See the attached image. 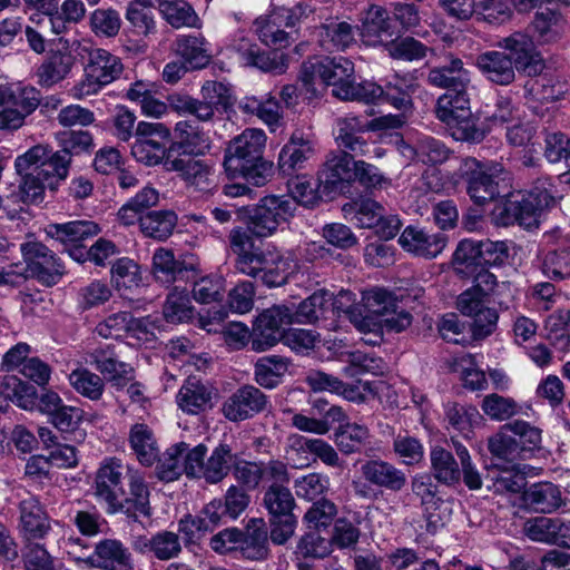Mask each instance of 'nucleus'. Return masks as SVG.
I'll return each mask as SVG.
<instances>
[{"label": "nucleus", "instance_id": "e2e57ef3", "mask_svg": "<svg viewBox=\"0 0 570 570\" xmlns=\"http://www.w3.org/2000/svg\"><path fill=\"white\" fill-rule=\"evenodd\" d=\"M264 505L272 517L292 514L294 497L286 485L271 484L264 494Z\"/></svg>", "mask_w": 570, "mask_h": 570}, {"label": "nucleus", "instance_id": "9b49d317", "mask_svg": "<svg viewBox=\"0 0 570 570\" xmlns=\"http://www.w3.org/2000/svg\"><path fill=\"white\" fill-rule=\"evenodd\" d=\"M127 468L122 460L111 456L105 458L96 472L94 493L97 500L106 505L108 513L112 514L124 510L122 478L124 473H127Z\"/></svg>", "mask_w": 570, "mask_h": 570}, {"label": "nucleus", "instance_id": "a878e982", "mask_svg": "<svg viewBox=\"0 0 570 570\" xmlns=\"http://www.w3.org/2000/svg\"><path fill=\"white\" fill-rule=\"evenodd\" d=\"M51 530L49 518L39 500L29 495L20 502V532L27 540L43 539Z\"/></svg>", "mask_w": 570, "mask_h": 570}, {"label": "nucleus", "instance_id": "6ab92c4d", "mask_svg": "<svg viewBox=\"0 0 570 570\" xmlns=\"http://www.w3.org/2000/svg\"><path fill=\"white\" fill-rule=\"evenodd\" d=\"M358 33L367 47L387 46L396 37L387 11L372 4L361 13Z\"/></svg>", "mask_w": 570, "mask_h": 570}, {"label": "nucleus", "instance_id": "20e7f679", "mask_svg": "<svg viewBox=\"0 0 570 570\" xmlns=\"http://www.w3.org/2000/svg\"><path fill=\"white\" fill-rule=\"evenodd\" d=\"M314 8L307 3L277 7L256 18L254 28L264 45L279 50L292 43L291 33L285 28H295L309 19L314 20Z\"/></svg>", "mask_w": 570, "mask_h": 570}, {"label": "nucleus", "instance_id": "c03bdc74", "mask_svg": "<svg viewBox=\"0 0 570 570\" xmlns=\"http://www.w3.org/2000/svg\"><path fill=\"white\" fill-rule=\"evenodd\" d=\"M370 429L364 424L344 422L335 431V444L344 454L360 452L368 443Z\"/></svg>", "mask_w": 570, "mask_h": 570}, {"label": "nucleus", "instance_id": "052dcab7", "mask_svg": "<svg viewBox=\"0 0 570 570\" xmlns=\"http://www.w3.org/2000/svg\"><path fill=\"white\" fill-rule=\"evenodd\" d=\"M185 450H188V444L180 442L169 448L163 454L157 464V475L160 480L170 482L185 473L183 464Z\"/></svg>", "mask_w": 570, "mask_h": 570}, {"label": "nucleus", "instance_id": "2f4dec72", "mask_svg": "<svg viewBox=\"0 0 570 570\" xmlns=\"http://www.w3.org/2000/svg\"><path fill=\"white\" fill-rule=\"evenodd\" d=\"M46 235L63 247L76 246L99 234V226L92 220H71L62 224H49Z\"/></svg>", "mask_w": 570, "mask_h": 570}, {"label": "nucleus", "instance_id": "5701e85b", "mask_svg": "<svg viewBox=\"0 0 570 570\" xmlns=\"http://www.w3.org/2000/svg\"><path fill=\"white\" fill-rule=\"evenodd\" d=\"M85 561L102 570H132L134 562L129 549L117 539L100 540L94 552Z\"/></svg>", "mask_w": 570, "mask_h": 570}, {"label": "nucleus", "instance_id": "1a4fd4ad", "mask_svg": "<svg viewBox=\"0 0 570 570\" xmlns=\"http://www.w3.org/2000/svg\"><path fill=\"white\" fill-rule=\"evenodd\" d=\"M295 209L286 196H265L249 216L248 230L258 238L269 237L294 216Z\"/></svg>", "mask_w": 570, "mask_h": 570}, {"label": "nucleus", "instance_id": "aec40b11", "mask_svg": "<svg viewBox=\"0 0 570 570\" xmlns=\"http://www.w3.org/2000/svg\"><path fill=\"white\" fill-rule=\"evenodd\" d=\"M169 170L177 171L183 180L199 191H210L217 186L215 164L191 157H177L167 163Z\"/></svg>", "mask_w": 570, "mask_h": 570}, {"label": "nucleus", "instance_id": "6e6552de", "mask_svg": "<svg viewBox=\"0 0 570 570\" xmlns=\"http://www.w3.org/2000/svg\"><path fill=\"white\" fill-rule=\"evenodd\" d=\"M40 92L21 82L0 83V130H17L40 105Z\"/></svg>", "mask_w": 570, "mask_h": 570}, {"label": "nucleus", "instance_id": "69168bd1", "mask_svg": "<svg viewBox=\"0 0 570 570\" xmlns=\"http://www.w3.org/2000/svg\"><path fill=\"white\" fill-rule=\"evenodd\" d=\"M111 281L118 291L139 287L142 281L139 266L127 257L117 259L111 267Z\"/></svg>", "mask_w": 570, "mask_h": 570}, {"label": "nucleus", "instance_id": "cd10ccee", "mask_svg": "<svg viewBox=\"0 0 570 570\" xmlns=\"http://www.w3.org/2000/svg\"><path fill=\"white\" fill-rule=\"evenodd\" d=\"M361 473L368 483L393 492L401 491L406 484V475L402 470L380 459L362 464Z\"/></svg>", "mask_w": 570, "mask_h": 570}, {"label": "nucleus", "instance_id": "f257e3e1", "mask_svg": "<svg viewBox=\"0 0 570 570\" xmlns=\"http://www.w3.org/2000/svg\"><path fill=\"white\" fill-rule=\"evenodd\" d=\"M228 243L236 256L235 268L238 273L259 278L268 287H277L286 283L291 265L275 246L256 247L252 235L240 226L229 232Z\"/></svg>", "mask_w": 570, "mask_h": 570}, {"label": "nucleus", "instance_id": "7ed1b4c3", "mask_svg": "<svg viewBox=\"0 0 570 570\" xmlns=\"http://www.w3.org/2000/svg\"><path fill=\"white\" fill-rule=\"evenodd\" d=\"M76 52L88 58L83 78L75 86V97L82 99L96 95L102 87L116 80L122 72L120 59L101 48H94L89 41H76Z\"/></svg>", "mask_w": 570, "mask_h": 570}, {"label": "nucleus", "instance_id": "2eb2a0df", "mask_svg": "<svg viewBox=\"0 0 570 570\" xmlns=\"http://www.w3.org/2000/svg\"><path fill=\"white\" fill-rule=\"evenodd\" d=\"M547 253L542 262L543 274L553 279L570 276V233L557 227L543 234Z\"/></svg>", "mask_w": 570, "mask_h": 570}, {"label": "nucleus", "instance_id": "c85d7f7f", "mask_svg": "<svg viewBox=\"0 0 570 570\" xmlns=\"http://www.w3.org/2000/svg\"><path fill=\"white\" fill-rule=\"evenodd\" d=\"M428 80L432 86L454 91L468 88L471 73L461 59L450 55L444 65L430 70Z\"/></svg>", "mask_w": 570, "mask_h": 570}, {"label": "nucleus", "instance_id": "dca6fc26", "mask_svg": "<svg viewBox=\"0 0 570 570\" xmlns=\"http://www.w3.org/2000/svg\"><path fill=\"white\" fill-rule=\"evenodd\" d=\"M266 134L258 128H247L230 140L225 158V170L238 169L240 165L257 161L263 157Z\"/></svg>", "mask_w": 570, "mask_h": 570}, {"label": "nucleus", "instance_id": "0eeeda50", "mask_svg": "<svg viewBox=\"0 0 570 570\" xmlns=\"http://www.w3.org/2000/svg\"><path fill=\"white\" fill-rule=\"evenodd\" d=\"M466 89L449 90L436 102V117L451 130L455 140L478 142L484 132L476 128L470 110Z\"/></svg>", "mask_w": 570, "mask_h": 570}, {"label": "nucleus", "instance_id": "f8f14e48", "mask_svg": "<svg viewBox=\"0 0 570 570\" xmlns=\"http://www.w3.org/2000/svg\"><path fill=\"white\" fill-rule=\"evenodd\" d=\"M227 50L243 67H255L274 75H283L288 69V58L285 53L264 52L243 32L234 35Z\"/></svg>", "mask_w": 570, "mask_h": 570}, {"label": "nucleus", "instance_id": "58836bf2", "mask_svg": "<svg viewBox=\"0 0 570 570\" xmlns=\"http://www.w3.org/2000/svg\"><path fill=\"white\" fill-rule=\"evenodd\" d=\"M291 365L289 358L281 355H267L259 357L254 365L255 381L265 389L278 386Z\"/></svg>", "mask_w": 570, "mask_h": 570}, {"label": "nucleus", "instance_id": "bb28decb", "mask_svg": "<svg viewBox=\"0 0 570 570\" xmlns=\"http://www.w3.org/2000/svg\"><path fill=\"white\" fill-rule=\"evenodd\" d=\"M313 140L303 132H294L278 155V167L285 175L302 169L305 161L314 155Z\"/></svg>", "mask_w": 570, "mask_h": 570}, {"label": "nucleus", "instance_id": "f704fd0d", "mask_svg": "<svg viewBox=\"0 0 570 570\" xmlns=\"http://www.w3.org/2000/svg\"><path fill=\"white\" fill-rule=\"evenodd\" d=\"M320 45L328 51H343L356 42L355 27L346 21L331 19L322 23L318 32Z\"/></svg>", "mask_w": 570, "mask_h": 570}, {"label": "nucleus", "instance_id": "412c9836", "mask_svg": "<svg viewBox=\"0 0 570 570\" xmlns=\"http://www.w3.org/2000/svg\"><path fill=\"white\" fill-rule=\"evenodd\" d=\"M399 244L405 252L414 256L432 259L444 250L448 237L443 233H432L410 225L402 232Z\"/></svg>", "mask_w": 570, "mask_h": 570}, {"label": "nucleus", "instance_id": "ddd939ff", "mask_svg": "<svg viewBox=\"0 0 570 570\" xmlns=\"http://www.w3.org/2000/svg\"><path fill=\"white\" fill-rule=\"evenodd\" d=\"M170 138L169 129L160 122L139 121L135 131L131 155L139 163L155 166L161 163Z\"/></svg>", "mask_w": 570, "mask_h": 570}, {"label": "nucleus", "instance_id": "4c0bfd02", "mask_svg": "<svg viewBox=\"0 0 570 570\" xmlns=\"http://www.w3.org/2000/svg\"><path fill=\"white\" fill-rule=\"evenodd\" d=\"M130 449L144 465H151L159 456V448L154 431L145 423H136L129 430Z\"/></svg>", "mask_w": 570, "mask_h": 570}, {"label": "nucleus", "instance_id": "79ce46f5", "mask_svg": "<svg viewBox=\"0 0 570 570\" xmlns=\"http://www.w3.org/2000/svg\"><path fill=\"white\" fill-rule=\"evenodd\" d=\"M127 476L129 495L127 498H122V511L129 512L130 510H134L135 513L149 517V489L147 487L144 473L134 468H127Z\"/></svg>", "mask_w": 570, "mask_h": 570}, {"label": "nucleus", "instance_id": "de8ad7c7", "mask_svg": "<svg viewBox=\"0 0 570 570\" xmlns=\"http://www.w3.org/2000/svg\"><path fill=\"white\" fill-rule=\"evenodd\" d=\"M343 210L358 227L373 228L382 219L384 207L374 199L364 198L345 205Z\"/></svg>", "mask_w": 570, "mask_h": 570}, {"label": "nucleus", "instance_id": "c756f323", "mask_svg": "<svg viewBox=\"0 0 570 570\" xmlns=\"http://www.w3.org/2000/svg\"><path fill=\"white\" fill-rule=\"evenodd\" d=\"M90 363L116 387L125 386L126 382L132 377V367L120 361L109 347L94 350L90 354Z\"/></svg>", "mask_w": 570, "mask_h": 570}, {"label": "nucleus", "instance_id": "f03ea898", "mask_svg": "<svg viewBox=\"0 0 570 570\" xmlns=\"http://www.w3.org/2000/svg\"><path fill=\"white\" fill-rule=\"evenodd\" d=\"M556 203V190L550 178H540L527 193L511 195L493 214L499 225L518 224L524 228L539 225L541 215Z\"/></svg>", "mask_w": 570, "mask_h": 570}, {"label": "nucleus", "instance_id": "5fc2aeb1", "mask_svg": "<svg viewBox=\"0 0 570 570\" xmlns=\"http://www.w3.org/2000/svg\"><path fill=\"white\" fill-rule=\"evenodd\" d=\"M253 523H259V527H249L246 534L242 532V542L239 543L238 548L240 549L244 558L248 560H265L268 556V547L267 534L263 528L264 523L262 520H253Z\"/></svg>", "mask_w": 570, "mask_h": 570}, {"label": "nucleus", "instance_id": "4d7b16f0", "mask_svg": "<svg viewBox=\"0 0 570 570\" xmlns=\"http://www.w3.org/2000/svg\"><path fill=\"white\" fill-rule=\"evenodd\" d=\"M2 393L7 399L23 410H32L37 405V390L35 386L11 375L2 382Z\"/></svg>", "mask_w": 570, "mask_h": 570}, {"label": "nucleus", "instance_id": "a18cd8bd", "mask_svg": "<svg viewBox=\"0 0 570 570\" xmlns=\"http://www.w3.org/2000/svg\"><path fill=\"white\" fill-rule=\"evenodd\" d=\"M430 460L433 476L439 482L446 485H455L460 482V468L450 451L441 446H434L431 449Z\"/></svg>", "mask_w": 570, "mask_h": 570}, {"label": "nucleus", "instance_id": "864d4df0", "mask_svg": "<svg viewBox=\"0 0 570 570\" xmlns=\"http://www.w3.org/2000/svg\"><path fill=\"white\" fill-rule=\"evenodd\" d=\"M331 292L318 289L304 299L294 313L297 323H313L330 312Z\"/></svg>", "mask_w": 570, "mask_h": 570}, {"label": "nucleus", "instance_id": "c9c22d12", "mask_svg": "<svg viewBox=\"0 0 570 570\" xmlns=\"http://www.w3.org/2000/svg\"><path fill=\"white\" fill-rule=\"evenodd\" d=\"M86 14V7L81 0H63L60 8L57 7L50 14V18H43L40 21V28L46 31L47 28L53 35H61L68 31L69 27L78 23Z\"/></svg>", "mask_w": 570, "mask_h": 570}, {"label": "nucleus", "instance_id": "393cba45", "mask_svg": "<svg viewBox=\"0 0 570 570\" xmlns=\"http://www.w3.org/2000/svg\"><path fill=\"white\" fill-rule=\"evenodd\" d=\"M173 52L193 70L206 68L212 60V49L202 35H178L171 45Z\"/></svg>", "mask_w": 570, "mask_h": 570}, {"label": "nucleus", "instance_id": "8fccbe9b", "mask_svg": "<svg viewBox=\"0 0 570 570\" xmlns=\"http://www.w3.org/2000/svg\"><path fill=\"white\" fill-rule=\"evenodd\" d=\"M159 11L163 18L174 28H197L200 20L194 9L183 0H166L160 2Z\"/></svg>", "mask_w": 570, "mask_h": 570}, {"label": "nucleus", "instance_id": "9d476101", "mask_svg": "<svg viewBox=\"0 0 570 570\" xmlns=\"http://www.w3.org/2000/svg\"><path fill=\"white\" fill-rule=\"evenodd\" d=\"M461 173L468 184V194L475 204L482 205L499 195V184L504 174L499 164L466 158L462 163Z\"/></svg>", "mask_w": 570, "mask_h": 570}, {"label": "nucleus", "instance_id": "603ef678", "mask_svg": "<svg viewBox=\"0 0 570 570\" xmlns=\"http://www.w3.org/2000/svg\"><path fill=\"white\" fill-rule=\"evenodd\" d=\"M233 459L232 449L227 444H219L204 463L202 476L206 482L216 484L229 472V464Z\"/></svg>", "mask_w": 570, "mask_h": 570}, {"label": "nucleus", "instance_id": "6e6d98bb", "mask_svg": "<svg viewBox=\"0 0 570 570\" xmlns=\"http://www.w3.org/2000/svg\"><path fill=\"white\" fill-rule=\"evenodd\" d=\"M175 135L181 147L188 149L191 154L204 155L210 149L208 135L190 121H178L175 126Z\"/></svg>", "mask_w": 570, "mask_h": 570}, {"label": "nucleus", "instance_id": "4468645a", "mask_svg": "<svg viewBox=\"0 0 570 570\" xmlns=\"http://www.w3.org/2000/svg\"><path fill=\"white\" fill-rule=\"evenodd\" d=\"M21 253L30 274L47 286L57 284L65 274L61 261L41 243H24Z\"/></svg>", "mask_w": 570, "mask_h": 570}, {"label": "nucleus", "instance_id": "4be33fe9", "mask_svg": "<svg viewBox=\"0 0 570 570\" xmlns=\"http://www.w3.org/2000/svg\"><path fill=\"white\" fill-rule=\"evenodd\" d=\"M498 46L510 52L511 60L517 70L528 76H534L542 70V59L529 36L515 32L500 40Z\"/></svg>", "mask_w": 570, "mask_h": 570}, {"label": "nucleus", "instance_id": "b1692460", "mask_svg": "<svg viewBox=\"0 0 570 570\" xmlns=\"http://www.w3.org/2000/svg\"><path fill=\"white\" fill-rule=\"evenodd\" d=\"M346 151L331 155L318 174V187L323 193L337 190L343 184L354 181L355 163Z\"/></svg>", "mask_w": 570, "mask_h": 570}, {"label": "nucleus", "instance_id": "e433bc0d", "mask_svg": "<svg viewBox=\"0 0 570 570\" xmlns=\"http://www.w3.org/2000/svg\"><path fill=\"white\" fill-rule=\"evenodd\" d=\"M213 392L195 377H189L179 389L177 404L187 414H198L210 406Z\"/></svg>", "mask_w": 570, "mask_h": 570}, {"label": "nucleus", "instance_id": "0e129e2a", "mask_svg": "<svg viewBox=\"0 0 570 570\" xmlns=\"http://www.w3.org/2000/svg\"><path fill=\"white\" fill-rule=\"evenodd\" d=\"M89 24L96 36L112 38L120 30L121 18L115 9L98 8L90 13Z\"/></svg>", "mask_w": 570, "mask_h": 570}, {"label": "nucleus", "instance_id": "49530a36", "mask_svg": "<svg viewBox=\"0 0 570 570\" xmlns=\"http://www.w3.org/2000/svg\"><path fill=\"white\" fill-rule=\"evenodd\" d=\"M177 216L171 210H154L140 217V229L147 237L165 240L174 232Z\"/></svg>", "mask_w": 570, "mask_h": 570}, {"label": "nucleus", "instance_id": "09e8293b", "mask_svg": "<svg viewBox=\"0 0 570 570\" xmlns=\"http://www.w3.org/2000/svg\"><path fill=\"white\" fill-rule=\"evenodd\" d=\"M68 380L78 394L90 401H99L104 395L106 387L104 379L88 368L73 370L68 375Z\"/></svg>", "mask_w": 570, "mask_h": 570}, {"label": "nucleus", "instance_id": "a19ab883", "mask_svg": "<svg viewBox=\"0 0 570 570\" xmlns=\"http://www.w3.org/2000/svg\"><path fill=\"white\" fill-rule=\"evenodd\" d=\"M401 150L403 155L414 157L429 165L442 164L450 156V149L445 144L430 136L417 138L414 146L404 144Z\"/></svg>", "mask_w": 570, "mask_h": 570}, {"label": "nucleus", "instance_id": "473e14b6", "mask_svg": "<svg viewBox=\"0 0 570 570\" xmlns=\"http://www.w3.org/2000/svg\"><path fill=\"white\" fill-rule=\"evenodd\" d=\"M522 498L529 509L539 513H551L563 505L560 489L550 482L532 484Z\"/></svg>", "mask_w": 570, "mask_h": 570}, {"label": "nucleus", "instance_id": "338daca9", "mask_svg": "<svg viewBox=\"0 0 570 570\" xmlns=\"http://www.w3.org/2000/svg\"><path fill=\"white\" fill-rule=\"evenodd\" d=\"M183 272L181 265L175 259L173 252L159 248L153 256V274L157 282L169 285Z\"/></svg>", "mask_w": 570, "mask_h": 570}, {"label": "nucleus", "instance_id": "f3484780", "mask_svg": "<svg viewBox=\"0 0 570 570\" xmlns=\"http://www.w3.org/2000/svg\"><path fill=\"white\" fill-rule=\"evenodd\" d=\"M459 311L473 318L472 332L478 338L489 336L494 332L498 323V312L488 305V297L478 289L469 288L458 298Z\"/></svg>", "mask_w": 570, "mask_h": 570}, {"label": "nucleus", "instance_id": "774afa93", "mask_svg": "<svg viewBox=\"0 0 570 570\" xmlns=\"http://www.w3.org/2000/svg\"><path fill=\"white\" fill-rule=\"evenodd\" d=\"M322 58H311L303 62L299 70V81L311 97H315L326 88L325 72Z\"/></svg>", "mask_w": 570, "mask_h": 570}, {"label": "nucleus", "instance_id": "39448f33", "mask_svg": "<svg viewBox=\"0 0 570 570\" xmlns=\"http://www.w3.org/2000/svg\"><path fill=\"white\" fill-rule=\"evenodd\" d=\"M326 87L332 86L335 97L343 100L373 102L383 94L382 87L370 81L356 83L354 63L344 57L322 58Z\"/></svg>", "mask_w": 570, "mask_h": 570}, {"label": "nucleus", "instance_id": "7c9ffc66", "mask_svg": "<svg viewBox=\"0 0 570 570\" xmlns=\"http://www.w3.org/2000/svg\"><path fill=\"white\" fill-rule=\"evenodd\" d=\"M126 98L140 106L144 116L161 118L168 114L169 106L160 99L157 85L150 81L137 80L126 91Z\"/></svg>", "mask_w": 570, "mask_h": 570}, {"label": "nucleus", "instance_id": "a211bd4d", "mask_svg": "<svg viewBox=\"0 0 570 570\" xmlns=\"http://www.w3.org/2000/svg\"><path fill=\"white\" fill-rule=\"evenodd\" d=\"M268 397L254 385H244L237 389L224 402L222 412L232 422L248 420L265 411L268 406Z\"/></svg>", "mask_w": 570, "mask_h": 570}, {"label": "nucleus", "instance_id": "72a5a7b5", "mask_svg": "<svg viewBox=\"0 0 570 570\" xmlns=\"http://www.w3.org/2000/svg\"><path fill=\"white\" fill-rule=\"evenodd\" d=\"M476 66L490 81L498 85H509L514 80L513 62L504 52H483L478 57Z\"/></svg>", "mask_w": 570, "mask_h": 570}, {"label": "nucleus", "instance_id": "680f3d73", "mask_svg": "<svg viewBox=\"0 0 570 570\" xmlns=\"http://www.w3.org/2000/svg\"><path fill=\"white\" fill-rule=\"evenodd\" d=\"M481 410L493 421H505L519 412V405L512 397H507L498 393H491L483 397Z\"/></svg>", "mask_w": 570, "mask_h": 570}, {"label": "nucleus", "instance_id": "13d9d810", "mask_svg": "<svg viewBox=\"0 0 570 570\" xmlns=\"http://www.w3.org/2000/svg\"><path fill=\"white\" fill-rule=\"evenodd\" d=\"M163 314L165 320L171 324L189 321L193 316V306L188 292L177 287L170 292L165 302Z\"/></svg>", "mask_w": 570, "mask_h": 570}, {"label": "nucleus", "instance_id": "423d86ee", "mask_svg": "<svg viewBox=\"0 0 570 570\" xmlns=\"http://www.w3.org/2000/svg\"><path fill=\"white\" fill-rule=\"evenodd\" d=\"M403 125V116H392V114H389L368 119L367 116H356L350 112L336 118L334 135L340 147L355 155H366L367 144L361 136L363 132L395 129Z\"/></svg>", "mask_w": 570, "mask_h": 570}, {"label": "nucleus", "instance_id": "3c124183", "mask_svg": "<svg viewBox=\"0 0 570 570\" xmlns=\"http://www.w3.org/2000/svg\"><path fill=\"white\" fill-rule=\"evenodd\" d=\"M75 59L70 52L58 50L53 52L39 68L40 82L52 86L67 77Z\"/></svg>", "mask_w": 570, "mask_h": 570}, {"label": "nucleus", "instance_id": "bf43d9fd", "mask_svg": "<svg viewBox=\"0 0 570 570\" xmlns=\"http://www.w3.org/2000/svg\"><path fill=\"white\" fill-rule=\"evenodd\" d=\"M446 417L454 430L469 439L473 429L482 421V415L473 405H450L446 410Z\"/></svg>", "mask_w": 570, "mask_h": 570}, {"label": "nucleus", "instance_id": "ea45409f", "mask_svg": "<svg viewBox=\"0 0 570 570\" xmlns=\"http://www.w3.org/2000/svg\"><path fill=\"white\" fill-rule=\"evenodd\" d=\"M416 86L417 85L412 76H396L393 81H390L386 85L385 89L382 88V96L376 98L373 102L377 100L387 101L394 108L402 111L397 116H403L405 122V114L412 110L411 95L414 92Z\"/></svg>", "mask_w": 570, "mask_h": 570}, {"label": "nucleus", "instance_id": "37998d69", "mask_svg": "<svg viewBox=\"0 0 570 570\" xmlns=\"http://www.w3.org/2000/svg\"><path fill=\"white\" fill-rule=\"evenodd\" d=\"M239 108L247 114L256 115L272 131L276 130L282 120V107L275 97L268 95L265 99L246 97Z\"/></svg>", "mask_w": 570, "mask_h": 570}]
</instances>
